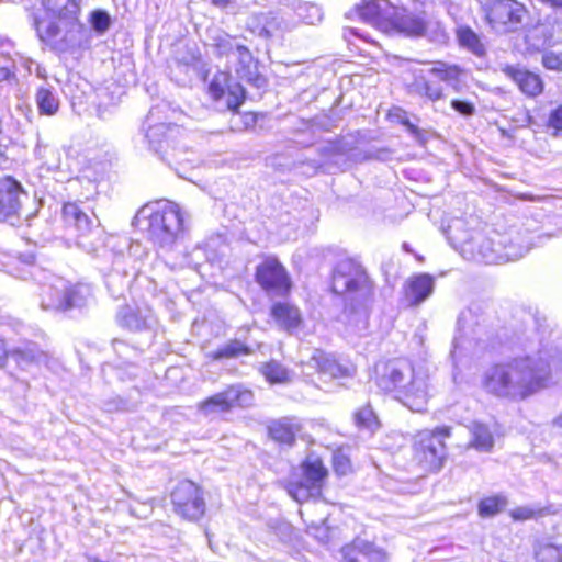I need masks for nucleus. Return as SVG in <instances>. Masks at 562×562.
Here are the masks:
<instances>
[{
    "label": "nucleus",
    "mask_w": 562,
    "mask_h": 562,
    "mask_svg": "<svg viewBox=\"0 0 562 562\" xmlns=\"http://www.w3.org/2000/svg\"><path fill=\"white\" fill-rule=\"evenodd\" d=\"M536 329L518 338L522 355L487 368L482 376L483 389L497 397L524 401L546 389L553 380L555 358L543 344L539 319L529 316Z\"/></svg>",
    "instance_id": "f257e3e1"
},
{
    "label": "nucleus",
    "mask_w": 562,
    "mask_h": 562,
    "mask_svg": "<svg viewBox=\"0 0 562 562\" xmlns=\"http://www.w3.org/2000/svg\"><path fill=\"white\" fill-rule=\"evenodd\" d=\"M459 244L460 254L465 259L487 265L518 260L531 248L530 237L514 227L506 232H476L469 239H460Z\"/></svg>",
    "instance_id": "f03ea898"
},
{
    "label": "nucleus",
    "mask_w": 562,
    "mask_h": 562,
    "mask_svg": "<svg viewBox=\"0 0 562 562\" xmlns=\"http://www.w3.org/2000/svg\"><path fill=\"white\" fill-rule=\"evenodd\" d=\"M331 288L336 294L346 296L349 323L355 321L359 334L366 330L373 304V284L361 265L352 259L337 262L333 271Z\"/></svg>",
    "instance_id": "7ed1b4c3"
},
{
    "label": "nucleus",
    "mask_w": 562,
    "mask_h": 562,
    "mask_svg": "<svg viewBox=\"0 0 562 562\" xmlns=\"http://www.w3.org/2000/svg\"><path fill=\"white\" fill-rule=\"evenodd\" d=\"M183 221L179 205L167 202L157 207H140L133 218V225L146 228L154 244L162 250L170 251L173 247H179Z\"/></svg>",
    "instance_id": "20e7f679"
},
{
    "label": "nucleus",
    "mask_w": 562,
    "mask_h": 562,
    "mask_svg": "<svg viewBox=\"0 0 562 562\" xmlns=\"http://www.w3.org/2000/svg\"><path fill=\"white\" fill-rule=\"evenodd\" d=\"M36 32L40 40L57 53H75L88 47L91 40V30L80 18L37 21Z\"/></svg>",
    "instance_id": "39448f33"
},
{
    "label": "nucleus",
    "mask_w": 562,
    "mask_h": 562,
    "mask_svg": "<svg viewBox=\"0 0 562 562\" xmlns=\"http://www.w3.org/2000/svg\"><path fill=\"white\" fill-rule=\"evenodd\" d=\"M165 106V104L153 106L142 128L149 150L155 153L168 166L173 167V165H180L186 160L183 158L186 153L178 148L176 144V137L180 133L179 127L159 121Z\"/></svg>",
    "instance_id": "423d86ee"
},
{
    "label": "nucleus",
    "mask_w": 562,
    "mask_h": 562,
    "mask_svg": "<svg viewBox=\"0 0 562 562\" xmlns=\"http://www.w3.org/2000/svg\"><path fill=\"white\" fill-rule=\"evenodd\" d=\"M479 305H471L458 317L457 336L451 350L454 364L464 357L479 356L486 348L485 341L482 339L484 318L479 315Z\"/></svg>",
    "instance_id": "0eeeda50"
},
{
    "label": "nucleus",
    "mask_w": 562,
    "mask_h": 562,
    "mask_svg": "<svg viewBox=\"0 0 562 562\" xmlns=\"http://www.w3.org/2000/svg\"><path fill=\"white\" fill-rule=\"evenodd\" d=\"M450 427L424 429L415 436L414 457L426 471H438L447 456L445 439L450 437Z\"/></svg>",
    "instance_id": "6e6552de"
},
{
    "label": "nucleus",
    "mask_w": 562,
    "mask_h": 562,
    "mask_svg": "<svg viewBox=\"0 0 562 562\" xmlns=\"http://www.w3.org/2000/svg\"><path fill=\"white\" fill-rule=\"evenodd\" d=\"M302 476L296 482L290 483L288 492L297 503L317 499L321 497L325 479L328 474L322 460L308 456L302 463Z\"/></svg>",
    "instance_id": "1a4fd4ad"
},
{
    "label": "nucleus",
    "mask_w": 562,
    "mask_h": 562,
    "mask_svg": "<svg viewBox=\"0 0 562 562\" xmlns=\"http://www.w3.org/2000/svg\"><path fill=\"white\" fill-rule=\"evenodd\" d=\"M403 376L401 386L394 397L413 412L425 409L429 397V374L422 367H414L409 361V373Z\"/></svg>",
    "instance_id": "9d476101"
},
{
    "label": "nucleus",
    "mask_w": 562,
    "mask_h": 562,
    "mask_svg": "<svg viewBox=\"0 0 562 562\" xmlns=\"http://www.w3.org/2000/svg\"><path fill=\"white\" fill-rule=\"evenodd\" d=\"M254 400L252 392L240 384L231 385L198 404V411L207 418H216L235 406L247 407Z\"/></svg>",
    "instance_id": "9b49d317"
},
{
    "label": "nucleus",
    "mask_w": 562,
    "mask_h": 562,
    "mask_svg": "<svg viewBox=\"0 0 562 562\" xmlns=\"http://www.w3.org/2000/svg\"><path fill=\"white\" fill-rule=\"evenodd\" d=\"M483 11L491 27L497 33L518 29L525 15V8L515 0H490Z\"/></svg>",
    "instance_id": "f8f14e48"
},
{
    "label": "nucleus",
    "mask_w": 562,
    "mask_h": 562,
    "mask_svg": "<svg viewBox=\"0 0 562 562\" xmlns=\"http://www.w3.org/2000/svg\"><path fill=\"white\" fill-rule=\"evenodd\" d=\"M171 503L175 512L188 520H198L205 512L201 488L189 480L177 484L171 493Z\"/></svg>",
    "instance_id": "ddd939ff"
},
{
    "label": "nucleus",
    "mask_w": 562,
    "mask_h": 562,
    "mask_svg": "<svg viewBox=\"0 0 562 562\" xmlns=\"http://www.w3.org/2000/svg\"><path fill=\"white\" fill-rule=\"evenodd\" d=\"M25 263L32 268L30 272L32 278L38 279V274H44L40 292L41 308L48 313L65 312L67 280L42 271L40 268L34 266V262Z\"/></svg>",
    "instance_id": "4468645a"
},
{
    "label": "nucleus",
    "mask_w": 562,
    "mask_h": 562,
    "mask_svg": "<svg viewBox=\"0 0 562 562\" xmlns=\"http://www.w3.org/2000/svg\"><path fill=\"white\" fill-rule=\"evenodd\" d=\"M285 3L277 11L252 13L247 19V27L260 37H271L294 27L295 22L288 18Z\"/></svg>",
    "instance_id": "2eb2a0df"
},
{
    "label": "nucleus",
    "mask_w": 562,
    "mask_h": 562,
    "mask_svg": "<svg viewBox=\"0 0 562 562\" xmlns=\"http://www.w3.org/2000/svg\"><path fill=\"white\" fill-rule=\"evenodd\" d=\"M27 199L26 191L18 180L10 176L0 178V221L19 218Z\"/></svg>",
    "instance_id": "dca6fc26"
},
{
    "label": "nucleus",
    "mask_w": 562,
    "mask_h": 562,
    "mask_svg": "<svg viewBox=\"0 0 562 562\" xmlns=\"http://www.w3.org/2000/svg\"><path fill=\"white\" fill-rule=\"evenodd\" d=\"M391 24L386 34H398L406 37H422L428 29L424 12H414L404 7H396Z\"/></svg>",
    "instance_id": "f3484780"
},
{
    "label": "nucleus",
    "mask_w": 562,
    "mask_h": 562,
    "mask_svg": "<svg viewBox=\"0 0 562 562\" xmlns=\"http://www.w3.org/2000/svg\"><path fill=\"white\" fill-rule=\"evenodd\" d=\"M256 280L266 291L285 294L291 288L284 267L276 258H266L256 270Z\"/></svg>",
    "instance_id": "a211bd4d"
},
{
    "label": "nucleus",
    "mask_w": 562,
    "mask_h": 562,
    "mask_svg": "<svg viewBox=\"0 0 562 562\" xmlns=\"http://www.w3.org/2000/svg\"><path fill=\"white\" fill-rule=\"evenodd\" d=\"M409 373V361L398 358L387 362H381L375 366V384L386 393H396L397 389H403L401 382L405 374Z\"/></svg>",
    "instance_id": "6ab92c4d"
},
{
    "label": "nucleus",
    "mask_w": 562,
    "mask_h": 562,
    "mask_svg": "<svg viewBox=\"0 0 562 562\" xmlns=\"http://www.w3.org/2000/svg\"><path fill=\"white\" fill-rule=\"evenodd\" d=\"M116 323L130 331H150L157 325V318L147 305H124L116 313Z\"/></svg>",
    "instance_id": "aec40b11"
},
{
    "label": "nucleus",
    "mask_w": 562,
    "mask_h": 562,
    "mask_svg": "<svg viewBox=\"0 0 562 562\" xmlns=\"http://www.w3.org/2000/svg\"><path fill=\"white\" fill-rule=\"evenodd\" d=\"M395 9L389 0H363L358 5V13L361 20L386 33Z\"/></svg>",
    "instance_id": "412c9836"
},
{
    "label": "nucleus",
    "mask_w": 562,
    "mask_h": 562,
    "mask_svg": "<svg viewBox=\"0 0 562 562\" xmlns=\"http://www.w3.org/2000/svg\"><path fill=\"white\" fill-rule=\"evenodd\" d=\"M435 289V279L428 273H417L408 278L403 286L402 304L415 307L430 297Z\"/></svg>",
    "instance_id": "4be33fe9"
},
{
    "label": "nucleus",
    "mask_w": 562,
    "mask_h": 562,
    "mask_svg": "<svg viewBox=\"0 0 562 562\" xmlns=\"http://www.w3.org/2000/svg\"><path fill=\"white\" fill-rule=\"evenodd\" d=\"M304 366L335 379L351 376L355 372L351 364L341 363L337 361L334 356L325 353L318 349L314 350L313 355Z\"/></svg>",
    "instance_id": "5701e85b"
},
{
    "label": "nucleus",
    "mask_w": 562,
    "mask_h": 562,
    "mask_svg": "<svg viewBox=\"0 0 562 562\" xmlns=\"http://www.w3.org/2000/svg\"><path fill=\"white\" fill-rule=\"evenodd\" d=\"M342 562H385V553L371 542L356 539L341 550Z\"/></svg>",
    "instance_id": "b1692460"
},
{
    "label": "nucleus",
    "mask_w": 562,
    "mask_h": 562,
    "mask_svg": "<svg viewBox=\"0 0 562 562\" xmlns=\"http://www.w3.org/2000/svg\"><path fill=\"white\" fill-rule=\"evenodd\" d=\"M271 316L279 327L293 334L302 325L303 318L300 310L288 302H277L271 307Z\"/></svg>",
    "instance_id": "393cba45"
},
{
    "label": "nucleus",
    "mask_w": 562,
    "mask_h": 562,
    "mask_svg": "<svg viewBox=\"0 0 562 562\" xmlns=\"http://www.w3.org/2000/svg\"><path fill=\"white\" fill-rule=\"evenodd\" d=\"M504 71L526 95L536 97L542 92L543 81L538 74L513 66H507Z\"/></svg>",
    "instance_id": "a878e982"
},
{
    "label": "nucleus",
    "mask_w": 562,
    "mask_h": 562,
    "mask_svg": "<svg viewBox=\"0 0 562 562\" xmlns=\"http://www.w3.org/2000/svg\"><path fill=\"white\" fill-rule=\"evenodd\" d=\"M8 358L24 371L37 368L46 356L37 348L36 344L27 341L23 346L9 351Z\"/></svg>",
    "instance_id": "bb28decb"
},
{
    "label": "nucleus",
    "mask_w": 562,
    "mask_h": 562,
    "mask_svg": "<svg viewBox=\"0 0 562 562\" xmlns=\"http://www.w3.org/2000/svg\"><path fill=\"white\" fill-rule=\"evenodd\" d=\"M63 217L68 226L74 227L79 235L85 236L93 228V218H91L77 203L68 202L64 204Z\"/></svg>",
    "instance_id": "cd10ccee"
},
{
    "label": "nucleus",
    "mask_w": 562,
    "mask_h": 562,
    "mask_svg": "<svg viewBox=\"0 0 562 562\" xmlns=\"http://www.w3.org/2000/svg\"><path fill=\"white\" fill-rule=\"evenodd\" d=\"M268 431L272 440L291 446L295 440L296 434L300 431V425L290 418H282L272 422L268 427Z\"/></svg>",
    "instance_id": "c85d7f7f"
},
{
    "label": "nucleus",
    "mask_w": 562,
    "mask_h": 562,
    "mask_svg": "<svg viewBox=\"0 0 562 562\" xmlns=\"http://www.w3.org/2000/svg\"><path fill=\"white\" fill-rule=\"evenodd\" d=\"M427 72L438 77L456 92L461 90L460 77L463 71L459 66L449 65L443 61H435L432 64H428Z\"/></svg>",
    "instance_id": "c756f323"
},
{
    "label": "nucleus",
    "mask_w": 562,
    "mask_h": 562,
    "mask_svg": "<svg viewBox=\"0 0 562 562\" xmlns=\"http://www.w3.org/2000/svg\"><path fill=\"white\" fill-rule=\"evenodd\" d=\"M82 2L83 0H44V5L58 21H64L80 18Z\"/></svg>",
    "instance_id": "7c9ffc66"
},
{
    "label": "nucleus",
    "mask_w": 562,
    "mask_h": 562,
    "mask_svg": "<svg viewBox=\"0 0 562 562\" xmlns=\"http://www.w3.org/2000/svg\"><path fill=\"white\" fill-rule=\"evenodd\" d=\"M206 246L196 245L191 251L183 254L180 261H166L165 265L169 266L172 270L191 267L195 270L202 265L203 261H212L215 258L214 252H210Z\"/></svg>",
    "instance_id": "2f4dec72"
},
{
    "label": "nucleus",
    "mask_w": 562,
    "mask_h": 562,
    "mask_svg": "<svg viewBox=\"0 0 562 562\" xmlns=\"http://www.w3.org/2000/svg\"><path fill=\"white\" fill-rule=\"evenodd\" d=\"M92 300V290L89 284H70L67 281L65 312L72 308H82Z\"/></svg>",
    "instance_id": "473e14b6"
},
{
    "label": "nucleus",
    "mask_w": 562,
    "mask_h": 562,
    "mask_svg": "<svg viewBox=\"0 0 562 562\" xmlns=\"http://www.w3.org/2000/svg\"><path fill=\"white\" fill-rule=\"evenodd\" d=\"M35 103L41 115L53 116L59 110V99L54 88L46 85L37 88Z\"/></svg>",
    "instance_id": "72a5a7b5"
},
{
    "label": "nucleus",
    "mask_w": 562,
    "mask_h": 562,
    "mask_svg": "<svg viewBox=\"0 0 562 562\" xmlns=\"http://www.w3.org/2000/svg\"><path fill=\"white\" fill-rule=\"evenodd\" d=\"M236 65L235 70L241 79L252 81L256 79L257 66L250 50L241 45L237 52H235L234 58L231 60Z\"/></svg>",
    "instance_id": "f704fd0d"
},
{
    "label": "nucleus",
    "mask_w": 562,
    "mask_h": 562,
    "mask_svg": "<svg viewBox=\"0 0 562 562\" xmlns=\"http://www.w3.org/2000/svg\"><path fill=\"white\" fill-rule=\"evenodd\" d=\"M65 190L69 196L89 199L98 194V184L89 177L80 176L67 180Z\"/></svg>",
    "instance_id": "c9c22d12"
},
{
    "label": "nucleus",
    "mask_w": 562,
    "mask_h": 562,
    "mask_svg": "<svg viewBox=\"0 0 562 562\" xmlns=\"http://www.w3.org/2000/svg\"><path fill=\"white\" fill-rule=\"evenodd\" d=\"M457 40L461 47L468 49L473 55L482 57L485 55V46L480 36L468 25H462L457 29Z\"/></svg>",
    "instance_id": "e433bc0d"
},
{
    "label": "nucleus",
    "mask_w": 562,
    "mask_h": 562,
    "mask_svg": "<svg viewBox=\"0 0 562 562\" xmlns=\"http://www.w3.org/2000/svg\"><path fill=\"white\" fill-rule=\"evenodd\" d=\"M472 439L470 446L479 451H490L494 446V435L491 427L483 423H473L470 427Z\"/></svg>",
    "instance_id": "4c0bfd02"
},
{
    "label": "nucleus",
    "mask_w": 562,
    "mask_h": 562,
    "mask_svg": "<svg viewBox=\"0 0 562 562\" xmlns=\"http://www.w3.org/2000/svg\"><path fill=\"white\" fill-rule=\"evenodd\" d=\"M285 7L288 11L292 10L297 19L306 24H316L323 18L322 9L314 3L297 0L285 3Z\"/></svg>",
    "instance_id": "58836bf2"
},
{
    "label": "nucleus",
    "mask_w": 562,
    "mask_h": 562,
    "mask_svg": "<svg viewBox=\"0 0 562 562\" xmlns=\"http://www.w3.org/2000/svg\"><path fill=\"white\" fill-rule=\"evenodd\" d=\"M252 353V349L247 346L246 344L241 342L240 340L233 339L226 342L225 345L218 347L216 350H214L210 356L214 360H221V359H229V358H237L243 355H250Z\"/></svg>",
    "instance_id": "ea45409f"
},
{
    "label": "nucleus",
    "mask_w": 562,
    "mask_h": 562,
    "mask_svg": "<svg viewBox=\"0 0 562 562\" xmlns=\"http://www.w3.org/2000/svg\"><path fill=\"white\" fill-rule=\"evenodd\" d=\"M241 44L228 34H218L213 38L212 47L214 53L220 57H226L229 61L234 58L235 52Z\"/></svg>",
    "instance_id": "a19ab883"
},
{
    "label": "nucleus",
    "mask_w": 562,
    "mask_h": 562,
    "mask_svg": "<svg viewBox=\"0 0 562 562\" xmlns=\"http://www.w3.org/2000/svg\"><path fill=\"white\" fill-rule=\"evenodd\" d=\"M120 263L114 262V269L106 274L105 284L111 295L119 299L123 295L125 288L128 285L127 272L124 271V276L120 273Z\"/></svg>",
    "instance_id": "79ce46f5"
},
{
    "label": "nucleus",
    "mask_w": 562,
    "mask_h": 562,
    "mask_svg": "<svg viewBox=\"0 0 562 562\" xmlns=\"http://www.w3.org/2000/svg\"><path fill=\"white\" fill-rule=\"evenodd\" d=\"M537 562H562V546L551 542H539L535 547Z\"/></svg>",
    "instance_id": "37998d69"
},
{
    "label": "nucleus",
    "mask_w": 562,
    "mask_h": 562,
    "mask_svg": "<svg viewBox=\"0 0 562 562\" xmlns=\"http://www.w3.org/2000/svg\"><path fill=\"white\" fill-rule=\"evenodd\" d=\"M507 498L504 495H493L483 498L477 506L481 517H491L501 513L507 505Z\"/></svg>",
    "instance_id": "c03bdc74"
},
{
    "label": "nucleus",
    "mask_w": 562,
    "mask_h": 562,
    "mask_svg": "<svg viewBox=\"0 0 562 562\" xmlns=\"http://www.w3.org/2000/svg\"><path fill=\"white\" fill-rule=\"evenodd\" d=\"M260 371L270 383H285L290 380L289 370L278 361L262 364Z\"/></svg>",
    "instance_id": "a18cd8bd"
},
{
    "label": "nucleus",
    "mask_w": 562,
    "mask_h": 562,
    "mask_svg": "<svg viewBox=\"0 0 562 562\" xmlns=\"http://www.w3.org/2000/svg\"><path fill=\"white\" fill-rule=\"evenodd\" d=\"M358 428L373 432L379 427L378 417L370 405L362 406L353 415Z\"/></svg>",
    "instance_id": "49530a36"
},
{
    "label": "nucleus",
    "mask_w": 562,
    "mask_h": 562,
    "mask_svg": "<svg viewBox=\"0 0 562 562\" xmlns=\"http://www.w3.org/2000/svg\"><path fill=\"white\" fill-rule=\"evenodd\" d=\"M88 22L91 26V30L97 35H103L110 29L112 24V18L108 11L103 9H95L90 12Z\"/></svg>",
    "instance_id": "de8ad7c7"
},
{
    "label": "nucleus",
    "mask_w": 562,
    "mask_h": 562,
    "mask_svg": "<svg viewBox=\"0 0 562 562\" xmlns=\"http://www.w3.org/2000/svg\"><path fill=\"white\" fill-rule=\"evenodd\" d=\"M229 76L227 72L217 71L209 83V93L214 100L224 98L226 91L231 88Z\"/></svg>",
    "instance_id": "09e8293b"
},
{
    "label": "nucleus",
    "mask_w": 562,
    "mask_h": 562,
    "mask_svg": "<svg viewBox=\"0 0 562 562\" xmlns=\"http://www.w3.org/2000/svg\"><path fill=\"white\" fill-rule=\"evenodd\" d=\"M387 117L391 122L405 126L413 136L419 135L420 132L418 126L411 121L408 113L404 109L400 106L391 108L387 113Z\"/></svg>",
    "instance_id": "8fccbe9b"
},
{
    "label": "nucleus",
    "mask_w": 562,
    "mask_h": 562,
    "mask_svg": "<svg viewBox=\"0 0 562 562\" xmlns=\"http://www.w3.org/2000/svg\"><path fill=\"white\" fill-rule=\"evenodd\" d=\"M333 467L338 475H346L351 470L349 457L342 450H336L333 453Z\"/></svg>",
    "instance_id": "3c124183"
},
{
    "label": "nucleus",
    "mask_w": 562,
    "mask_h": 562,
    "mask_svg": "<svg viewBox=\"0 0 562 562\" xmlns=\"http://www.w3.org/2000/svg\"><path fill=\"white\" fill-rule=\"evenodd\" d=\"M227 109L236 111L244 101V93L240 86L231 87L224 95Z\"/></svg>",
    "instance_id": "603ef678"
},
{
    "label": "nucleus",
    "mask_w": 562,
    "mask_h": 562,
    "mask_svg": "<svg viewBox=\"0 0 562 562\" xmlns=\"http://www.w3.org/2000/svg\"><path fill=\"white\" fill-rule=\"evenodd\" d=\"M542 65L549 70L562 71V52H544L542 54Z\"/></svg>",
    "instance_id": "864d4df0"
},
{
    "label": "nucleus",
    "mask_w": 562,
    "mask_h": 562,
    "mask_svg": "<svg viewBox=\"0 0 562 562\" xmlns=\"http://www.w3.org/2000/svg\"><path fill=\"white\" fill-rule=\"evenodd\" d=\"M97 98H98V105H97L98 106V115H99V117L104 119L106 108L111 104H116L119 100L112 95L110 97L108 88L99 89L97 92Z\"/></svg>",
    "instance_id": "5fc2aeb1"
},
{
    "label": "nucleus",
    "mask_w": 562,
    "mask_h": 562,
    "mask_svg": "<svg viewBox=\"0 0 562 562\" xmlns=\"http://www.w3.org/2000/svg\"><path fill=\"white\" fill-rule=\"evenodd\" d=\"M424 72H427V69H414L415 80L408 86L409 93L424 97V91L428 83V80L424 77Z\"/></svg>",
    "instance_id": "6e6d98bb"
},
{
    "label": "nucleus",
    "mask_w": 562,
    "mask_h": 562,
    "mask_svg": "<svg viewBox=\"0 0 562 562\" xmlns=\"http://www.w3.org/2000/svg\"><path fill=\"white\" fill-rule=\"evenodd\" d=\"M451 108L462 116H471L475 112V106L472 102L461 99H453Z\"/></svg>",
    "instance_id": "4d7b16f0"
},
{
    "label": "nucleus",
    "mask_w": 562,
    "mask_h": 562,
    "mask_svg": "<svg viewBox=\"0 0 562 562\" xmlns=\"http://www.w3.org/2000/svg\"><path fill=\"white\" fill-rule=\"evenodd\" d=\"M548 126L554 130V134H562V103L551 111Z\"/></svg>",
    "instance_id": "13d9d810"
},
{
    "label": "nucleus",
    "mask_w": 562,
    "mask_h": 562,
    "mask_svg": "<svg viewBox=\"0 0 562 562\" xmlns=\"http://www.w3.org/2000/svg\"><path fill=\"white\" fill-rule=\"evenodd\" d=\"M113 349L114 351L121 357L122 359L128 360L132 355L136 353V350L128 345H126L123 340L114 339L113 342Z\"/></svg>",
    "instance_id": "bf43d9fd"
},
{
    "label": "nucleus",
    "mask_w": 562,
    "mask_h": 562,
    "mask_svg": "<svg viewBox=\"0 0 562 562\" xmlns=\"http://www.w3.org/2000/svg\"><path fill=\"white\" fill-rule=\"evenodd\" d=\"M537 510L528 506L517 507L512 510L510 516L515 520H527L536 517Z\"/></svg>",
    "instance_id": "052dcab7"
},
{
    "label": "nucleus",
    "mask_w": 562,
    "mask_h": 562,
    "mask_svg": "<svg viewBox=\"0 0 562 562\" xmlns=\"http://www.w3.org/2000/svg\"><path fill=\"white\" fill-rule=\"evenodd\" d=\"M424 97L428 100L435 102L443 98L442 87L439 85H432L428 81L427 87L425 88Z\"/></svg>",
    "instance_id": "680f3d73"
},
{
    "label": "nucleus",
    "mask_w": 562,
    "mask_h": 562,
    "mask_svg": "<svg viewBox=\"0 0 562 562\" xmlns=\"http://www.w3.org/2000/svg\"><path fill=\"white\" fill-rule=\"evenodd\" d=\"M10 140L7 139V143H2L0 139V168H8L10 165L9 158V149H10Z\"/></svg>",
    "instance_id": "e2e57ef3"
},
{
    "label": "nucleus",
    "mask_w": 562,
    "mask_h": 562,
    "mask_svg": "<svg viewBox=\"0 0 562 562\" xmlns=\"http://www.w3.org/2000/svg\"><path fill=\"white\" fill-rule=\"evenodd\" d=\"M130 254L133 256L142 257L143 255H146V251L144 250L139 243H133L130 246Z\"/></svg>",
    "instance_id": "0e129e2a"
},
{
    "label": "nucleus",
    "mask_w": 562,
    "mask_h": 562,
    "mask_svg": "<svg viewBox=\"0 0 562 562\" xmlns=\"http://www.w3.org/2000/svg\"><path fill=\"white\" fill-rule=\"evenodd\" d=\"M9 350L5 348L4 341L0 339V367L3 366L8 358Z\"/></svg>",
    "instance_id": "69168bd1"
},
{
    "label": "nucleus",
    "mask_w": 562,
    "mask_h": 562,
    "mask_svg": "<svg viewBox=\"0 0 562 562\" xmlns=\"http://www.w3.org/2000/svg\"><path fill=\"white\" fill-rule=\"evenodd\" d=\"M34 72H35L36 77H38L41 79H46V77H47L46 69L38 64L35 65Z\"/></svg>",
    "instance_id": "338daca9"
},
{
    "label": "nucleus",
    "mask_w": 562,
    "mask_h": 562,
    "mask_svg": "<svg viewBox=\"0 0 562 562\" xmlns=\"http://www.w3.org/2000/svg\"><path fill=\"white\" fill-rule=\"evenodd\" d=\"M541 2L549 4L554 9H560L562 11V0H540Z\"/></svg>",
    "instance_id": "774afa93"
}]
</instances>
